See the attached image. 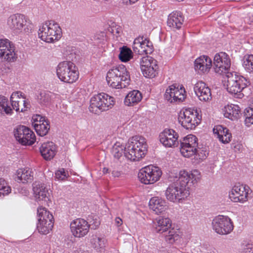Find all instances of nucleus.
<instances>
[{"label": "nucleus", "mask_w": 253, "mask_h": 253, "mask_svg": "<svg viewBox=\"0 0 253 253\" xmlns=\"http://www.w3.org/2000/svg\"><path fill=\"white\" fill-rule=\"evenodd\" d=\"M181 141L185 142L191 144L192 147H198V138L195 135L192 134L188 135L187 136L183 138Z\"/></svg>", "instance_id": "c03bdc74"}, {"label": "nucleus", "mask_w": 253, "mask_h": 253, "mask_svg": "<svg viewBox=\"0 0 253 253\" xmlns=\"http://www.w3.org/2000/svg\"><path fill=\"white\" fill-rule=\"evenodd\" d=\"M107 241L103 237H98L96 236H92L91 243L92 247L96 251L101 252L105 250Z\"/></svg>", "instance_id": "c9c22d12"}, {"label": "nucleus", "mask_w": 253, "mask_h": 253, "mask_svg": "<svg viewBox=\"0 0 253 253\" xmlns=\"http://www.w3.org/2000/svg\"><path fill=\"white\" fill-rule=\"evenodd\" d=\"M16 140L23 145H32L36 141L34 132L25 126H19L14 130Z\"/></svg>", "instance_id": "4468645a"}, {"label": "nucleus", "mask_w": 253, "mask_h": 253, "mask_svg": "<svg viewBox=\"0 0 253 253\" xmlns=\"http://www.w3.org/2000/svg\"><path fill=\"white\" fill-rule=\"evenodd\" d=\"M171 221L169 218L159 217L155 223V230L157 233L162 234L166 241L172 244L180 238L179 231L171 228Z\"/></svg>", "instance_id": "20e7f679"}, {"label": "nucleus", "mask_w": 253, "mask_h": 253, "mask_svg": "<svg viewBox=\"0 0 253 253\" xmlns=\"http://www.w3.org/2000/svg\"><path fill=\"white\" fill-rule=\"evenodd\" d=\"M55 96V94L48 91L42 90L37 95L38 102L41 105L48 106Z\"/></svg>", "instance_id": "473e14b6"}, {"label": "nucleus", "mask_w": 253, "mask_h": 253, "mask_svg": "<svg viewBox=\"0 0 253 253\" xmlns=\"http://www.w3.org/2000/svg\"><path fill=\"white\" fill-rule=\"evenodd\" d=\"M33 179V172L30 169H20L17 171L16 180L19 182L25 183L31 182Z\"/></svg>", "instance_id": "c756f323"}, {"label": "nucleus", "mask_w": 253, "mask_h": 253, "mask_svg": "<svg viewBox=\"0 0 253 253\" xmlns=\"http://www.w3.org/2000/svg\"><path fill=\"white\" fill-rule=\"evenodd\" d=\"M162 174V170L159 167L150 165L142 168L139 170L138 177L141 183L151 184L158 181Z\"/></svg>", "instance_id": "1a4fd4ad"}, {"label": "nucleus", "mask_w": 253, "mask_h": 253, "mask_svg": "<svg viewBox=\"0 0 253 253\" xmlns=\"http://www.w3.org/2000/svg\"><path fill=\"white\" fill-rule=\"evenodd\" d=\"M58 78L65 83L72 84L79 78L77 67L71 61H65L60 63L56 69Z\"/></svg>", "instance_id": "39448f33"}, {"label": "nucleus", "mask_w": 253, "mask_h": 253, "mask_svg": "<svg viewBox=\"0 0 253 253\" xmlns=\"http://www.w3.org/2000/svg\"><path fill=\"white\" fill-rule=\"evenodd\" d=\"M133 53L130 48L126 46L120 48V53L119 55V59L124 62H126L132 58Z\"/></svg>", "instance_id": "ea45409f"}, {"label": "nucleus", "mask_w": 253, "mask_h": 253, "mask_svg": "<svg viewBox=\"0 0 253 253\" xmlns=\"http://www.w3.org/2000/svg\"><path fill=\"white\" fill-rule=\"evenodd\" d=\"M208 154L209 153L206 148H199L198 146L195 155H198L199 159L203 160L207 157Z\"/></svg>", "instance_id": "49530a36"}, {"label": "nucleus", "mask_w": 253, "mask_h": 253, "mask_svg": "<svg viewBox=\"0 0 253 253\" xmlns=\"http://www.w3.org/2000/svg\"><path fill=\"white\" fill-rule=\"evenodd\" d=\"M231 148H233L235 151H240L242 148V145L238 142H233L231 144Z\"/></svg>", "instance_id": "864d4df0"}, {"label": "nucleus", "mask_w": 253, "mask_h": 253, "mask_svg": "<svg viewBox=\"0 0 253 253\" xmlns=\"http://www.w3.org/2000/svg\"><path fill=\"white\" fill-rule=\"evenodd\" d=\"M20 104H22V100H15L13 102H11V104L12 107V109L15 110L16 112H20Z\"/></svg>", "instance_id": "603ef678"}, {"label": "nucleus", "mask_w": 253, "mask_h": 253, "mask_svg": "<svg viewBox=\"0 0 253 253\" xmlns=\"http://www.w3.org/2000/svg\"><path fill=\"white\" fill-rule=\"evenodd\" d=\"M250 191L248 186L240 185L239 183L233 187L229 191V198L233 202L244 203L248 200Z\"/></svg>", "instance_id": "a211bd4d"}, {"label": "nucleus", "mask_w": 253, "mask_h": 253, "mask_svg": "<svg viewBox=\"0 0 253 253\" xmlns=\"http://www.w3.org/2000/svg\"><path fill=\"white\" fill-rule=\"evenodd\" d=\"M11 192V188L7 185L6 181L2 178H0V197L1 195H8Z\"/></svg>", "instance_id": "37998d69"}, {"label": "nucleus", "mask_w": 253, "mask_h": 253, "mask_svg": "<svg viewBox=\"0 0 253 253\" xmlns=\"http://www.w3.org/2000/svg\"><path fill=\"white\" fill-rule=\"evenodd\" d=\"M144 42H145V43L146 44H148V46H144L143 49L147 50V47H148L149 45V47L150 48H152V49L153 50V44L152 42H151L149 40H147L146 38L144 39Z\"/></svg>", "instance_id": "6e6d98bb"}, {"label": "nucleus", "mask_w": 253, "mask_h": 253, "mask_svg": "<svg viewBox=\"0 0 253 253\" xmlns=\"http://www.w3.org/2000/svg\"><path fill=\"white\" fill-rule=\"evenodd\" d=\"M46 121H48L47 119H45L44 117H42V119H40L38 122L36 123H33L32 125L34 126V125H42V123H45Z\"/></svg>", "instance_id": "13d9d810"}, {"label": "nucleus", "mask_w": 253, "mask_h": 253, "mask_svg": "<svg viewBox=\"0 0 253 253\" xmlns=\"http://www.w3.org/2000/svg\"><path fill=\"white\" fill-rule=\"evenodd\" d=\"M179 144L180 152L184 157H190L195 155L198 147H192L191 144L181 141V140Z\"/></svg>", "instance_id": "f704fd0d"}, {"label": "nucleus", "mask_w": 253, "mask_h": 253, "mask_svg": "<svg viewBox=\"0 0 253 253\" xmlns=\"http://www.w3.org/2000/svg\"><path fill=\"white\" fill-rule=\"evenodd\" d=\"M143 37H139L134 40L132 49L135 53L139 55H147L151 54L153 52L152 48H150L149 47H147V50L143 49L144 46H148V44L145 43Z\"/></svg>", "instance_id": "cd10ccee"}, {"label": "nucleus", "mask_w": 253, "mask_h": 253, "mask_svg": "<svg viewBox=\"0 0 253 253\" xmlns=\"http://www.w3.org/2000/svg\"><path fill=\"white\" fill-rule=\"evenodd\" d=\"M99 224H100V222L99 221L96 220L93 223V224L92 225V227H91V228H93V229H96L97 227H98Z\"/></svg>", "instance_id": "680f3d73"}, {"label": "nucleus", "mask_w": 253, "mask_h": 253, "mask_svg": "<svg viewBox=\"0 0 253 253\" xmlns=\"http://www.w3.org/2000/svg\"><path fill=\"white\" fill-rule=\"evenodd\" d=\"M108 84L113 88H125L129 84L130 75L126 66L123 64L114 66L109 70L106 76Z\"/></svg>", "instance_id": "f03ea898"}, {"label": "nucleus", "mask_w": 253, "mask_h": 253, "mask_svg": "<svg viewBox=\"0 0 253 253\" xmlns=\"http://www.w3.org/2000/svg\"><path fill=\"white\" fill-rule=\"evenodd\" d=\"M189 194V190L180 187L174 182L170 184L165 191V196L167 200L173 203H180Z\"/></svg>", "instance_id": "9b49d317"}, {"label": "nucleus", "mask_w": 253, "mask_h": 253, "mask_svg": "<svg viewBox=\"0 0 253 253\" xmlns=\"http://www.w3.org/2000/svg\"><path fill=\"white\" fill-rule=\"evenodd\" d=\"M185 91L183 87L179 89L174 84L169 86L166 90L165 98L170 102H182L185 98Z\"/></svg>", "instance_id": "412c9836"}, {"label": "nucleus", "mask_w": 253, "mask_h": 253, "mask_svg": "<svg viewBox=\"0 0 253 253\" xmlns=\"http://www.w3.org/2000/svg\"><path fill=\"white\" fill-rule=\"evenodd\" d=\"M113 97L105 93L94 95L90 100L89 111L94 114L108 110L114 104Z\"/></svg>", "instance_id": "423d86ee"}, {"label": "nucleus", "mask_w": 253, "mask_h": 253, "mask_svg": "<svg viewBox=\"0 0 253 253\" xmlns=\"http://www.w3.org/2000/svg\"><path fill=\"white\" fill-rule=\"evenodd\" d=\"M176 180L174 182L177 184L180 187L185 188L189 190L190 186L192 184H195L200 179V173L197 170L194 169L191 172L186 170H181L179 172L178 176H176Z\"/></svg>", "instance_id": "9d476101"}, {"label": "nucleus", "mask_w": 253, "mask_h": 253, "mask_svg": "<svg viewBox=\"0 0 253 253\" xmlns=\"http://www.w3.org/2000/svg\"><path fill=\"white\" fill-rule=\"evenodd\" d=\"M90 226L86 220L82 218H78L70 224L73 234L79 238L85 236L88 233Z\"/></svg>", "instance_id": "4be33fe9"}, {"label": "nucleus", "mask_w": 253, "mask_h": 253, "mask_svg": "<svg viewBox=\"0 0 253 253\" xmlns=\"http://www.w3.org/2000/svg\"><path fill=\"white\" fill-rule=\"evenodd\" d=\"M244 117L245 118V124L250 127L253 125V100L250 106L244 110Z\"/></svg>", "instance_id": "4c0bfd02"}, {"label": "nucleus", "mask_w": 253, "mask_h": 253, "mask_svg": "<svg viewBox=\"0 0 253 253\" xmlns=\"http://www.w3.org/2000/svg\"><path fill=\"white\" fill-rule=\"evenodd\" d=\"M38 220L37 228L38 231L42 234H47L52 230L54 224L53 215L42 206L37 209Z\"/></svg>", "instance_id": "0eeeda50"}, {"label": "nucleus", "mask_w": 253, "mask_h": 253, "mask_svg": "<svg viewBox=\"0 0 253 253\" xmlns=\"http://www.w3.org/2000/svg\"><path fill=\"white\" fill-rule=\"evenodd\" d=\"M33 194L37 201H42L48 206L51 203L50 192L46 185L40 181H35L33 183Z\"/></svg>", "instance_id": "f3484780"}, {"label": "nucleus", "mask_w": 253, "mask_h": 253, "mask_svg": "<svg viewBox=\"0 0 253 253\" xmlns=\"http://www.w3.org/2000/svg\"><path fill=\"white\" fill-rule=\"evenodd\" d=\"M55 178L58 180H64L67 177L66 174L64 169H61L55 173Z\"/></svg>", "instance_id": "09e8293b"}, {"label": "nucleus", "mask_w": 253, "mask_h": 253, "mask_svg": "<svg viewBox=\"0 0 253 253\" xmlns=\"http://www.w3.org/2000/svg\"><path fill=\"white\" fill-rule=\"evenodd\" d=\"M211 66L212 61L207 56H201L194 62L195 69L200 74L208 72Z\"/></svg>", "instance_id": "b1692460"}, {"label": "nucleus", "mask_w": 253, "mask_h": 253, "mask_svg": "<svg viewBox=\"0 0 253 253\" xmlns=\"http://www.w3.org/2000/svg\"><path fill=\"white\" fill-rule=\"evenodd\" d=\"M147 152V144L145 139L141 136H135L129 139L125 147L116 144L112 152L115 158L119 159L124 154L128 159L139 161Z\"/></svg>", "instance_id": "f257e3e1"}, {"label": "nucleus", "mask_w": 253, "mask_h": 253, "mask_svg": "<svg viewBox=\"0 0 253 253\" xmlns=\"http://www.w3.org/2000/svg\"><path fill=\"white\" fill-rule=\"evenodd\" d=\"M7 24L13 30L20 32L23 30L26 33L31 31V24H28L26 16L21 14H15L10 15L7 19Z\"/></svg>", "instance_id": "dca6fc26"}, {"label": "nucleus", "mask_w": 253, "mask_h": 253, "mask_svg": "<svg viewBox=\"0 0 253 253\" xmlns=\"http://www.w3.org/2000/svg\"><path fill=\"white\" fill-rule=\"evenodd\" d=\"M225 77L227 91L234 95L235 97L242 98L244 96L242 92L247 86V80L235 72L227 73Z\"/></svg>", "instance_id": "7ed1b4c3"}, {"label": "nucleus", "mask_w": 253, "mask_h": 253, "mask_svg": "<svg viewBox=\"0 0 253 253\" xmlns=\"http://www.w3.org/2000/svg\"><path fill=\"white\" fill-rule=\"evenodd\" d=\"M202 116L197 110L188 108L180 112L178 120L179 123L186 129H194L201 122Z\"/></svg>", "instance_id": "6e6552de"}, {"label": "nucleus", "mask_w": 253, "mask_h": 253, "mask_svg": "<svg viewBox=\"0 0 253 253\" xmlns=\"http://www.w3.org/2000/svg\"><path fill=\"white\" fill-rule=\"evenodd\" d=\"M106 38V34L104 32H100L95 34L93 36L94 41H97L99 42H101L105 40Z\"/></svg>", "instance_id": "8fccbe9b"}, {"label": "nucleus", "mask_w": 253, "mask_h": 253, "mask_svg": "<svg viewBox=\"0 0 253 253\" xmlns=\"http://www.w3.org/2000/svg\"><path fill=\"white\" fill-rule=\"evenodd\" d=\"M49 30L48 37H53V42L59 40L61 37V29L59 25L53 21H49Z\"/></svg>", "instance_id": "72a5a7b5"}, {"label": "nucleus", "mask_w": 253, "mask_h": 253, "mask_svg": "<svg viewBox=\"0 0 253 253\" xmlns=\"http://www.w3.org/2000/svg\"><path fill=\"white\" fill-rule=\"evenodd\" d=\"M184 22V18L180 11H174L169 14L168 18V25L174 29H179Z\"/></svg>", "instance_id": "a878e982"}, {"label": "nucleus", "mask_w": 253, "mask_h": 253, "mask_svg": "<svg viewBox=\"0 0 253 253\" xmlns=\"http://www.w3.org/2000/svg\"><path fill=\"white\" fill-rule=\"evenodd\" d=\"M212 226L215 232L220 235L229 234L234 228L231 219L228 216L222 215H218L213 219Z\"/></svg>", "instance_id": "f8f14e48"}, {"label": "nucleus", "mask_w": 253, "mask_h": 253, "mask_svg": "<svg viewBox=\"0 0 253 253\" xmlns=\"http://www.w3.org/2000/svg\"><path fill=\"white\" fill-rule=\"evenodd\" d=\"M142 98L141 93L137 90L130 91L126 96L124 103L127 106H134L138 103Z\"/></svg>", "instance_id": "7c9ffc66"}, {"label": "nucleus", "mask_w": 253, "mask_h": 253, "mask_svg": "<svg viewBox=\"0 0 253 253\" xmlns=\"http://www.w3.org/2000/svg\"><path fill=\"white\" fill-rule=\"evenodd\" d=\"M22 104L23 105V107H21L20 109V112H23L27 110V109L29 108V104L26 100H22Z\"/></svg>", "instance_id": "5fc2aeb1"}, {"label": "nucleus", "mask_w": 253, "mask_h": 253, "mask_svg": "<svg viewBox=\"0 0 253 253\" xmlns=\"http://www.w3.org/2000/svg\"><path fill=\"white\" fill-rule=\"evenodd\" d=\"M108 31L116 37H119L120 33L122 32V28L116 25L115 23H113L112 26L108 28Z\"/></svg>", "instance_id": "a18cd8bd"}, {"label": "nucleus", "mask_w": 253, "mask_h": 253, "mask_svg": "<svg viewBox=\"0 0 253 253\" xmlns=\"http://www.w3.org/2000/svg\"><path fill=\"white\" fill-rule=\"evenodd\" d=\"M0 113L11 115L13 111L9 105L8 99L3 96H0Z\"/></svg>", "instance_id": "58836bf2"}, {"label": "nucleus", "mask_w": 253, "mask_h": 253, "mask_svg": "<svg viewBox=\"0 0 253 253\" xmlns=\"http://www.w3.org/2000/svg\"><path fill=\"white\" fill-rule=\"evenodd\" d=\"M213 133L217 135L219 140L224 144L228 143L231 140L232 134L229 130L221 125H217L213 128Z\"/></svg>", "instance_id": "393cba45"}, {"label": "nucleus", "mask_w": 253, "mask_h": 253, "mask_svg": "<svg viewBox=\"0 0 253 253\" xmlns=\"http://www.w3.org/2000/svg\"><path fill=\"white\" fill-rule=\"evenodd\" d=\"M243 66L247 72L250 73H253V55L245 56Z\"/></svg>", "instance_id": "79ce46f5"}, {"label": "nucleus", "mask_w": 253, "mask_h": 253, "mask_svg": "<svg viewBox=\"0 0 253 253\" xmlns=\"http://www.w3.org/2000/svg\"><path fill=\"white\" fill-rule=\"evenodd\" d=\"M231 66V60L229 56L224 52L216 53L214 57L213 67L214 72L217 74L226 75L229 72Z\"/></svg>", "instance_id": "ddd939ff"}, {"label": "nucleus", "mask_w": 253, "mask_h": 253, "mask_svg": "<svg viewBox=\"0 0 253 253\" xmlns=\"http://www.w3.org/2000/svg\"><path fill=\"white\" fill-rule=\"evenodd\" d=\"M194 90L201 101H208L211 99V89L203 82H197L194 86Z\"/></svg>", "instance_id": "5701e85b"}, {"label": "nucleus", "mask_w": 253, "mask_h": 253, "mask_svg": "<svg viewBox=\"0 0 253 253\" xmlns=\"http://www.w3.org/2000/svg\"><path fill=\"white\" fill-rule=\"evenodd\" d=\"M25 97L22 95V93L20 91H16L13 92L10 96V102H13L15 100H22V99H25Z\"/></svg>", "instance_id": "de8ad7c7"}, {"label": "nucleus", "mask_w": 253, "mask_h": 253, "mask_svg": "<svg viewBox=\"0 0 253 253\" xmlns=\"http://www.w3.org/2000/svg\"><path fill=\"white\" fill-rule=\"evenodd\" d=\"M34 127L38 135L43 136L47 134L49 130V121H46L44 124L42 123V125H34Z\"/></svg>", "instance_id": "a19ab883"}, {"label": "nucleus", "mask_w": 253, "mask_h": 253, "mask_svg": "<svg viewBox=\"0 0 253 253\" xmlns=\"http://www.w3.org/2000/svg\"><path fill=\"white\" fill-rule=\"evenodd\" d=\"M32 119L33 120V123H36L38 122L40 119H42V116L40 115H36L33 117Z\"/></svg>", "instance_id": "bf43d9fd"}, {"label": "nucleus", "mask_w": 253, "mask_h": 253, "mask_svg": "<svg viewBox=\"0 0 253 253\" xmlns=\"http://www.w3.org/2000/svg\"><path fill=\"white\" fill-rule=\"evenodd\" d=\"M241 253H253V245L248 244L244 245L242 249Z\"/></svg>", "instance_id": "3c124183"}, {"label": "nucleus", "mask_w": 253, "mask_h": 253, "mask_svg": "<svg viewBox=\"0 0 253 253\" xmlns=\"http://www.w3.org/2000/svg\"><path fill=\"white\" fill-rule=\"evenodd\" d=\"M40 151L45 160H50L55 155L56 146L52 142H47L41 145Z\"/></svg>", "instance_id": "bb28decb"}, {"label": "nucleus", "mask_w": 253, "mask_h": 253, "mask_svg": "<svg viewBox=\"0 0 253 253\" xmlns=\"http://www.w3.org/2000/svg\"><path fill=\"white\" fill-rule=\"evenodd\" d=\"M14 46L7 39H0V57L8 62H14L16 58Z\"/></svg>", "instance_id": "6ab92c4d"}, {"label": "nucleus", "mask_w": 253, "mask_h": 253, "mask_svg": "<svg viewBox=\"0 0 253 253\" xmlns=\"http://www.w3.org/2000/svg\"><path fill=\"white\" fill-rule=\"evenodd\" d=\"M149 207L156 213L162 212L167 208L166 201L158 197L152 198L149 201Z\"/></svg>", "instance_id": "c85d7f7f"}, {"label": "nucleus", "mask_w": 253, "mask_h": 253, "mask_svg": "<svg viewBox=\"0 0 253 253\" xmlns=\"http://www.w3.org/2000/svg\"><path fill=\"white\" fill-rule=\"evenodd\" d=\"M223 112L225 117L233 121L238 118L240 109L238 105L231 104L225 106Z\"/></svg>", "instance_id": "2f4dec72"}, {"label": "nucleus", "mask_w": 253, "mask_h": 253, "mask_svg": "<svg viewBox=\"0 0 253 253\" xmlns=\"http://www.w3.org/2000/svg\"><path fill=\"white\" fill-rule=\"evenodd\" d=\"M49 21L46 22L42 25V27L40 28L38 32V35L42 41L46 42H53V37H48V32L49 30V26H48Z\"/></svg>", "instance_id": "e433bc0d"}, {"label": "nucleus", "mask_w": 253, "mask_h": 253, "mask_svg": "<svg viewBox=\"0 0 253 253\" xmlns=\"http://www.w3.org/2000/svg\"><path fill=\"white\" fill-rule=\"evenodd\" d=\"M143 76L148 78H153L158 74L157 61L152 57L146 56L141 58L139 62Z\"/></svg>", "instance_id": "2eb2a0df"}, {"label": "nucleus", "mask_w": 253, "mask_h": 253, "mask_svg": "<svg viewBox=\"0 0 253 253\" xmlns=\"http://www.w3.org/2000/svg\"><path fill=\"white\" fill-rule=\"evenodd\" d=\"M111 174L112 176L114 177H119L121 175V172L119 170H116V169H111Z\"/></svg>", "instance_id": "4d7b16f0"}, {"label": "nucleus", "mask_w": 253, "mask_h": 253, "mask_svg": "<svg viewBox=\"0 0 253 253\" xmlns=\"http://www.w3.org/2000/svg\"><path fill=\"white\" fill-rule=\"evenodd\" d=\"M178 134L172 129H165L159 135L160 142L166 147H175L179 145Z\"/></svg>", "instance_id": "aec40b11"}, {"label": "nucleus", "mask_w": 253, "mask_h": 253, "mask_svg": "<svg viewBox=\"0 0 253 253\" xmlns=\"http://www.w3.org/2000/svg\"><path fill=\"white\" fill-rule=\"evenodd\" d=\"M115 223L117 226H120L122 224L123 221L120 217H116L115 219Z\"/></svg>", "instance_id": "052dcab7"}, {"label": "nucleus", "mask_w": 253, "mask_h": 253, "mask_svg": "<svg viewBox=\"0 0 253 253\" xmlns=\"http://www.w3.org/2000/svg\"><path fill=\"white\" fill-rule=\"evenodd\" d=\"M111 169L107 168H104L102 170V172L104 174H106L111 172Z\"/></svg>", "instance_id": "e2e57ef3"}]
</instances>
